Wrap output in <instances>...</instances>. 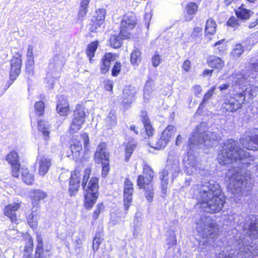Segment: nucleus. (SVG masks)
<instances>
[{
  "label": "nucleus",
  "mask_w": 258,
  "mask_h": 258,
  "mask_svg": "<svg viewBox=\"0 0 258 258\" xmlns=\"http://www.w3.org/2000/svg\"><path fill=\"white\" fill-rule=\"evenodd\" d=\"M22 179L28 184H31L33 181V176L27 172V170L22 172Z\"/></svg>",
  "instance_id": "obj_45"
},
{
  "label": "nucleus",
  "mask_w": 258,
  "mask_h": 258,
  "mask_svg": "<svg viewBox=\"0 0 258 258\" xmlns=\"http://www.w3.org/2000/svg\"><path fill=\"white\" fill-rule=\"evenodd\" d=\"M218 160L223 165L239 161L243 164H250L253 158L249 152L241 148L237 141L231 139L224 143Z\"/></svg>",
  "instance_id": "obj_3"
},
{
  "label": "nucleus",
  "mask_w": 258,
  "mask_h": 258,
  "mask_svg": "<svg viewBox=\"0 0 258 258\" xmlns=\"http://www.w3.org/2000/svg\"><path fill=\"white\" fill-rule=\"evenodd\" d=\"M34 60H28L27 61L26 64V71L29 75H32L33 74L34 70Z\"/></svg>",
  "instance_id": "obj_51"
},
{
  "label": "nucleus",
  "mask_w": 258,
  "mask_h": 258,
  "mask_svg": "<svg viewBox=\"0 0 258 258\" xmlns=\"http://www.w3.org/2000/svg\"><path fill=\"white\" fill-rule=\"evenodd\" d=\"M161 56L158 54L154 55L152 59V63L154 67H157L161 62Z\"/></svg>",
  "instance_id": "obj_56"
},
{
  "label": "nucleus",
  "mask_w": 258,
  "mask_h": 258,
  "mask_svg": "<svg viewBox=\"0 0 258 258\" xmlns=\"http://www.w3.org/2000/svg\"><path fill=\"white\" fill-rule=\"evenodd\" d=\"M142 121L144 124V127L145 128L147 135L149 137L152 136L154 134V130L153 129L152 125L150 124V121L146 115H143Z\"/></svg>",
  "instance_id": "obj_40"
},
{
  "label": "nucleus",
  "mask_w": 258,
  "mask_h": 258,
  "mask_svg": "<svg viewBox=\"0 0 258 258\" xmlns=\"http://www.w3.org/2000/svg\"><path fill=\"white\" fill-rule=\"evenodd\" d=\"M176 131V128L173 125H168L162 132L154 148L157 149L164 148L175 135Z\"/></svg>",
  "instance_id": "obj_10"
},
{
  "label": "nucleus",
  "mask_w": 258,
  "mask_h": 258,
  "mask_svg": "<svg viewBox=\"0 0 258 258\" xmlns=\"http://www.w3.org/2000/svg\"><path fill=\"white\" fill-rule=\"evenodd\" d=\"M137 24V19L135 14L127 13L124 15L120 22V33L122 38H128L130 31L134 29Z\"/></svg>",
  "instance_id": "obj_8"
},
{
  "label": "nucleus",
  "mask_w": 258,
  "mask_h": 258,
  "mask_svg": "<svg viewBox=\"0 0 258 258\" xmlns=\"http://www.w3.org/2000/svg\"><path fill=\"white\" fill-rule=\"evenodd\" d=\"M31 198L33 204L37 202L44 199L47 197V194L40 190L36 189L33 190L31 193Z\"/></svg>",
  "instance_id": "obj_29"
},
{
  "label": "nucleus",
  "mask_w": 258,
  "mask_h": 258,
  "mask_svg": "<svg viewBox=\"0 0 258 258\" xmlns=\"http://www.w3.org/2000/svg\"><path fill=\"white\" fill-rule=\"evenodd\" d=\"M203 29L201 27H195L191 33V37L195 38L201 35Z\"/></svg>",
  "instance_id": "obj_58"
},
{
  "label": "nucleus",
  "mask_w": 258,
  "mask_h": 258,
  "mask_svg": "<svg viewBox=\"0 0 258 258\" xmlns=\"http://www.w3.org/2000/svg\"><path fill=\"white\" fill-rule=\"evenodd\" d=\"M94 158L97 163H107L109 155L106 151V145L104 143H101L99 145L97 148Z\"/></svg>",
  "instance_id": "obj_17"
},
{
  "label": "nucleus",
  "mask_w": 258,
  "mask_h": 258,
  "mask_svg": "<svg viewBox=\"0 0 258 258\" xmlns=\"http://www.w3.org/2000/svg\"><path fill=\"white\" fill-rule=\"evenodd\" d=\"M137 93V89L132 86H126L123 91V102L125 104H131L134 99Z\"/></svg>",
  "instance_id": "obj_21"
},
{
  "label": "nucleus",
  "mask_w": 258,
  "mask_h": 258,
  "mask_svg": "<svg viewBox=\"0 0 258 258\" xmlns=\"http://www.w3.org/2000/svg\"><path fill=\"white\" fill-rule=\"evenodd\" d=\"M237 97L242 98V97L241 95H239L236 97L226 98L222 104L223 109L227 111L234 112L241 108L242 100H239L237 99Z\"/></svg>",
  "instance_id": "obj_13"
},
{
  "label": "nucleus",
  "mask_w": 258,
  "mask_h": 258,
  "mask_svg": "<svg viewBox=\"0 0 258 258\" xmlns=\"http://www.w3.org/2000/svg\"><path fill=\"white\" fill-rule=\"evenodd\" d=\"M91 169H86L84 173L82 186L85 190V206L91 209L95 203L98 196V179L92 177L89 180Z\"/></svg>",
  "instance_id": "obj_6"
},
{
  "label": "nucleus",
  "mask_w": 258,
  "mask_h": 258,
  "mask_svg": "<svg viewBox=\"0 0 258 258\" xmlns=\"http://www.w3.org/2000/svg\"><path fill=\"white\" fill-rule=\"evenodd\" d=\"M168 242L171 245H175L176 244V238L174 234L170 236L168 238Z\"/></svg>",
  "instance_id": "obj_64"
},
{
  "label": "nucleus",
  "mask_w": 258,
  "mask_h": 258,
  "mask_svg": "<svg viewBox=\"0 0 258 258\" xmlns=\"http://www.w3.org/2000/svg\"><path fill=\"white\" fill-rule=\"evenodd\" d=\"M104 210V206L102 203H100L98 204L96 206V210L93 212L92 217L95 220H96L99 216V214L101 212L103 211Z\"/></svg>",
  "instance_id": "obj_52"
},
{
  "label": "nucleus",
  "mask_w": 258,
  "mask_h": 258,
  "mask_svg": "<svg viewBox=\"0 0 258 258\" xmlns=\"http://www.w3.org/2000/svg\"><path fill=\"white\" fill-rule=\"evenodd\" d=\"M134 188L133 183L128 179L126 178L124 181L123 192L124 206L125 210H127L132 202V195Z\"/></svg>",
  "instance_id": "obj_14"
},
{
  "label": "nucleus",
  "mask_w": 258,
  "mask_h": 258,
  "mask_svg": "<svg viewBox=\"0 0 258 258\" xmlns=\"http://www.w3.org/2000/svg\"><path fill=\"white\" fill-rule=\"evenodd\" d=\"M168 175L163 176V171L160 173V178L161 180V188L163 192H165L168 184Z\"/></svg>",
  "instance_id": "obj_48"
},
{
  "label": "nucleus",
  "mask_w": 258,
  "mask_h": 258,
  "mask_svg": "<svg viewBox=\"0 0 258 258\" xmlns=\"http://www.w3.org/2000/svg\"><path fill=\"white\" fill-rule=\"evenodd\" d=\"M12 175L14 177H18L20 169V163L11 165Z\"/></svg>",
  "instance_id": "obj_55"
},
{
  "label": "nucleus",
  "mask_w": 258,
  "mask_h": 258,
  "mask_svg": "<svg viewBox=\"0 0 258 258\" xmlns=\"http://www.w3.org/2000/svg\"><path fill=\"white\" fill-rule=\"evenodd\" d=\"M227 24L229 26L234 27L239 25V22L238 20L234 17H232L229 18L227 21Z\"/></svg>",
  "instance_id": "obj_57"
},
{
  "label": "nucleus",
  "mask_w": 258,
  "mask_h": 258,
  "mask_svg": "<svg viewBox=\"0 0 258 258\" xmlns=\"http://www.w3.org/2000/svg\"><path fill=\"white\" fill-rule=\"evenodd\" d=\"M205 125L200 124L195 130L192 137L189 139L191 144H201L205 143L207 146H212L214 141H218L220 134L216 131H206Z\"/></svg>",
  "instance_id": "obj_7"
},
{
  "label": "nucleus",
  "mask_w": 258,
  "mask_h": 258,
  "mask_svg": "<svg viewBox=\"0 0 258 258\" xmlns=\"http://www.w3.org/2000/svg\"><path fill=\"white\" fill-rule=\"evenodd\" d=\"M121 70V63L119 61H116L112 70V75L117 76Z\"/></svg>",
  "instance_id": "obj_53"
},
{
  "label": "nucleus",
  "mask_w": 258,
  "mask_h": 258,
  "mask_svg": "<svg viewBox=\"0 0 258 258\" xmlns=\"http://www.w3.org/2000/svg\"><path fill=\"white\" fill-rule=\"evenodd\" d=\"M104 88L107 91H111L113 88V82L110 80H106L104 82Z\"/></svg>",
  "instance_id": "obj_61"
},
{
  "label": "nucleus",
  "mask_w": 258,
  "mask_h": 258,
  "mask_svg": "<svg viewBox=\"0 0 258 258\" xmlns=\"http://www.w3.org/2000/svg\"><path fill=\"white\" fill-rule=\"evenodd\" d=\"M235 79L234 81L235 84L239 85H245L248 82H252L250 75L248 72L243 75L242 73H235L232 75Z\"/></svg>",
  "instance_id": "obj_26"
},
{
  "label": "nucleus",
  "mask_w": 258,
  "mask_h": 258,
  "mask_svg": "<svg viewBox=\"0 0 258 258\" xmlns=\"http://www.w3.org/2000/svg\"><path fill=\"white\" fill-rule=\"evenodd\" d=\"M208 65L212 68L221 69L224 66V62L219 57L211 56L208 59Z\"/></svg>",
  "instance_id": "obj_30"
},
{
  "label": "nucleus",
  "mask_w": 258,
  "mask_h": 258,
  "mask_svg": "<svg viewBox=\"0 0 258 258\" xmlns=\"http://www.w3.org/2000/svg\"><path fill=\"white\" fill-rule=\"evenodd\" d=\"M57 112L62 116H67L69 111V104L66 100H58L56 106Z\"/></svg>",
  "instance_id": "obj_28"
},
{
  "label": "nucleus",
  "mask_w": 258,
  "mask_h": 258,
  "mask_svg": "<svg viewBox=\"0 0 258 258\" xmlns=\"http://www.w3.org/2000/svg\"><path fill=\"white\" fill-rule=\"evenodd\" d=\"M239 170L238 168H233L229 169L226 175V178L229 180L228 188L232 190L234 197L247 195L253 185L251 180L246 179Z\"/></svg>",
  "instance_id": "obj_4"
},
{
  "label": "nucleus",
  "mask_w": 258,
  "mask_h": 258,
  "mask_svg": "<svg viewBox=\"0 0 258 258\" xmlns=\"http://www.w3.org/2000/svg\"><path fill=\"white\" fill-rule=\"evenodd\" d=\"M198 5L194 2L188 3L184 11V18L186 21H190L198 10Z\"/></svg>",
  "instance_id": "obj_22"
},
{
  "label": "nucleus",
  "mask_w": 258,
  "mask_h": 258,
  "mask_svg": "<svg viewBox=\"0 0 258 258\" xmlns=\"http://www.w3.org/2000/svg\"><path fill=\"white\" fill-rule=\"evenodd\" d=\"M86 114L84 108L78 105L74 112V118L70 124L69 132L74 134L78 132L85 122Z\"/></svg>",
  "instance_id": "obj_9"
},
{
  "label": "nucleus",
  "mask_w": 258,
  "mask_h": 258,
  "mask_svg": "<svg viewBox=\"0 0 258 258\" xmlns=\"http://www.w3.org/2000/svg\"><path fill=\"white\" fill-rule=\"evenodd\" d=\"M97 46L98 44L97 42H93L87 47L86 53L88 56L89 57L90 63H92V57L94 56L95 52L97 48Z\"/></svg>",
  "instance_id": "obj_37"
},
{
  "label": "nucleus",
  "mask_w": 258,
  "mask_h": 258,
  "mask_svg": "<svg viewBox=\"0 0 258 258\" xmlns=\"http://www.w3.org/2000/svg\"><path fill=\"white\" fill-rule=\"evenodd\" d=\"M106 122L109 127H112L116 124V117L114 111L112 110L109 113L108 116L106 119Z\"/></svg>",
  "instance_id": "obj_42"
},
{
  "label": "nucleus",
  "mask_w": 258,
  "mask_h": 258,
  "mask_svg": "<svg viewBox=\"0 0 258 258\" xmlns=\"http://www.w3.org/2000/svg\"><path fill=\"white\" fill-rule=\"evenodd\" d=\"M154 176L153 170L147 164L143 166V175H140L137 179V185H143L145 183H152V181Z\"/></svg>",
  "instance_id": "obj_15"
},
{
  "label": "nucleus",
  "mask_w": 258,
  "mask_h": 258,
  "mask_svg": "<svg viewBox=\"0 0 258 258\" xmlns=\"http://www.w3.org/2000/svg\"><path fill=\"white\" fill-rule=\"evenodd\" d=\"M117 56L115 54L111 53H106L101 59V73L103 74L107 73L109 70L111 62L115 60Z\"/></svg>",
  "instance_id": "obj_20"
},
{
  "label": "nucleus",
  "mask_w": 258,
  "mask_h": 258,
  "mask_svg": "<svg viewBox=\"0 0 258 258\" xmlns=\"http://www.w3.org/2000/svg\"><path fill=\"white\" fill-rule=\"evenodd\" d=\"M153 84V81L151 80L147 81L145 84L143 98L144 101L146 102H149L155 95Z\"/></svg>",
  "instance_id": "obj_23"
},
{
  "label": "nucleus",
  "mask_w": 258,
  "mask_h": 258,
  "mask_svg": "<svg viewBox=\"0 0 258 258\" xmlns=\"http://www.w3.org/2000/svg\"><path fill=\"white\" fill-rule=\"evenodd\" d=\"M224 42V39L221 40L217 42L214 44V46L216 47L218 45H221V46H219L217 48L220 51H223L226 49V45L225 44L223 43Z\"/></svg>",
  "instance_id": "obj_59"
},
{
  "label": "nucleus",
  "mask_w": 258,
  "mask_h": 258,
  "mask_svg": "<svg viewBox=\"0 0 258 258\" xmlns=\"http://www.w3.org/2000/svg\"><path fill=\"white\" fill-rule=\"evenodd\" d=\"M141 61V52L138 49H135L131 54V61L132 64L138 66Z\"/></svg>",
  "instance_id": "obj_36"
},
{
  "label": "nucleus",
  "mask_w": 258,
  "mask_h": 258,
  "mask_svg": "<svg viewBox=\"0 0 258 258\" xmlns=\"http://www.w3.org/2000/svg\"><path fill=\"white\" fill-rule=\"evenodd\" d=\"M70 149L74 157H79L80 152L82 150L81 142L80 141H73V144L70 146Z\"/></svg>",
  "instance_id": "obj_32"
},
{
  "label": "nucleus",
  "mask_w": 258,
  "mask_h": 258,
  "mask_svg": "<svg viewBox=\"0 0 258 258\" xmlns=\"http://www.w3.org/2000/svg\"><path fill=\"white\" fill-rule=\"evenodd\" d=\"M20 205L21 202L13 203L9 204L4 208L5 215L8 217L13 223H17L18 219L16 212L20 208Z\"/></svg>",
  "instance_id": "obj_16"
},
{
  "label": "nucleus",
  "mask_w": 258,
  "mask_h": 258,
  "mask_svg": "<svg viewBox=\"0 0 258 258\" xmlns=\"http://www.w3.org/2000/svg\"><path fill=\"white\" fill-rule=\"evenodd\" d=\"M90 0H81L80 8L78 13L79 18H83L87 13L88 5Z\"/></svg>",
  "instance_id": "obj_38"
},
{
  "label": "nucleus",
  "mask_w": 258,
  "mask_h": 258,
  "mask_svg": "<svg viewBox=\"0 0 258 258\" xmlns=\"http://www.w3.org/2000/svg\"><path fill=\"white\" fill-rule=\"evenodd\" d=\"M179 172V161L178 157H173L171 155H169L167 165L163 171V176L171 174L173 178H175Z\"/></svg>",
  "instance_id": "obj_11"
},
{
  "label": "nucleus",
  "mask_w": 258,
  "mask_h": 258,
  "mask_svg": "<svg viewBox=\"0 0 258 258\" xmlns=\"http://www.w3.org/2000/svg\"><path fill=\"white\" fill-rule=\"evenodd\" d=\"M243 47L241 44H237L235 45L233 50L232 52V54L235 57H238L241 55L243 52Z\"/></svg>",
  "instance_id": "obj_49"
},
{
  "label": "nucleus",
  "mask_w": 258,
  "mask_h": 258,
  "mask_svg": "<svg viewBox=\"0 0 258 258\" xmlns=\"http://www.w3.org/2000/svg\"><path fill=\"white\" fill-rule=\"evenodd\" d=\"M216 24L213 19H209L207 20L205 29L206 35H213L216 32Z\"/></svg>",
  "instance_id": "obj_34"
},
{
  "label": "nucleus",
  "mask_w": 258,
  "mask_h": 258,
  "mask_svg": "<svg viewBox=\"0 0 258 258\" xmlns=\"http://www.w3.org/2000/svg\"><path fill=\"white\" fill-rule=\"evenodd\" d=\"M38 129L42 132L44 137L46 139L49 134L50 125L45 120H40L38 122Z\"/></svg>",
  "instance_id": "obj_33"
},
{
  "label": "nucleus",
  "mask_w": 258,
  "mask_h": 258,
  "mask_svg": "<svg viewBox=\"0 0 258 258\" xmlns=\"http://www.w3.org/2000/svg\"><path fill=\"white\" fill-rule=\"evenodd\" d=\"M240 142L243 147L247 150H256L258 149V134L254 137H242Z\"/></svg>",
  "instance_id": "obj_18"
},
{
  "label": "nucleus",
  "mask_w": 258,
  "mask_h": 258,
  "mask_svg": "<svg viewBox=\"0 0 258 258\" xmlns=\"http://www.w3.org/2000/svg\"><path fill=\"white\" fill-rule=\"evenodd\" d=\"M122 39L119 35H113L110 38L111 46L115 48L120 47L122 43Z\"/></svg>",
  "instance_id": "obj_39"
},
{
  "label": "nucleus",
  "mask_w": 258,
  "mask_h": 258,
  "mask_svg": "<svg viewBox=\"0 0 258 258\" xmlns=\"http://www.w3.org/2000/svg\"><path fill=\"white\" fill-rule=\"evenodd\" d=\"M39 219L37 214H34L32 213L29 216V218L28 220V223L30 226L32 228H35L37 225V222Z\"/></svg>",
  "instance_id": "obj_46"
},
{
  "label": "nucleus",
  "mask_w": 258,
  "mask_h": 258,
  "mask_svg": "<svg viewBox=\"0 0 258 258\" xmlns=\"http://www.w3.org/2000/svg\"><path fill=\"white\" fill-rule=\"evenodd\" d=\"M249 68L250 69V72H248L250 75L251 78L253 79L255 76L254 73L258 72V62L251 63L249 66Z\"/></svg>",
  "instance_id": "obj_50"
},
{
  "label": "nucleus",
  "mask_w": 258,
  "mask_h": 258,
  "mask_svg": "<svg viewBox=\"0 0 258 258\" xmlns=\"http://www.w3.org/2000/svg\"><path fill=\"white\" fill-rule=\"evenodd\" d=\"M101 241L102 239L100 237L95 236L93 239L92 243V248L94 252L98 250L99 247V245L101 243Z\"/></svg>",
  "instance_id": "obj_54"
},
{
  "label": "nucleus",
  "mask_w": 258,
  "mask_h": 258,
  "mask_svg": "<svg viewBox=\"0 0 258 258\" xmlns=\"http://www.w3.org/2000/svg\"><path fill=\"white\" fill-rule=\"evenodd\" d=\"M182 69L186 72H188L190 69V62L188 60H186L183 62Z\"/></svg>",
  "instance_id": "obj_62"
},
{
  "label": "nucleus",
  "mask_w": 258,
  "mask_h": 258,
  "mask_svg": "<svg viewBox=\"0 0 258 258\" xmlns=\"http://www.w3.org/2000/svg\"><path fill=\"white\" fill-rule=\"evenodd\" d=\"M21 54L17 52L11 61V69L10 73V78L12 81L11 84L15 80L19 75L22 66Z\"/></svg>",
  "instance_id": "obj_12"
},
{
  "label": "nucleus",
  "mask_w": 258,
  "mask_h": 258,
  "mask_svg": "<svg viewBox=\"0 0 258 258\" xmlns=\"http://www.w3.org/2000/svg\"><path fill=\"white\" fill-rule=\"evenodd\" d=\"M6 160L11 165L19 163V157L18 153L14 151H11L6 157Z\"/></svg>",
  "instance_id": "obj_35"
},
{
  "label": "nucleus",
  "mask_w": 258,
  "mask_h": 258,
  "mask_svg": "<svg viewBox=\"0 0 258 258\" xmlns=\"http://www.w3.org/2000/svg\"><path fill=\"white\" fill-rule=\"evenodd\" d=\"M136 145L129 143L127 144L125 151V161H128L129 160L131 155L132 154L134 149L136 148Z\"/></svg>",
  "instance_id": "obj_44"
},
{
  "label": "nucleus",
  "mask_w": 258,
  "mask_h": 258,
  "mask_svg": "<svg viewBox=\"0 0 258 258\" xmlns=\"http://www.w3.org/2000/svg\"><path fill=\"white\" fill-rule=\"evenodd\" d=\"M35 111L39 115H42L44 110V104L42 101H39L35 103L34 105Z\"/></svg>",
  "instance_id": "obj_47"
},
{
  "label": "nucleus",
  "mask_w": 258,
  "mask_h": 258,
  "mask_svg": "<svg viewBox=\"0 0 258 258\" xmlns=\"http://www.w3.org/2000/svg\"><path fill=\"white\" fill-rule=\"evenodd\" d=\"M194 93L196 96H199L201 93L202 89V87L199 85H195L192 88Z\"/></svg>",
  "instance_id": "obj_60"
},
{
  "label": "nucleus",
  "mask_w": 258,
  "mask_h": 258,
  "mask_svg": "<svg viewBox=\"0 0 258 258\" xmlns=\"http://www.w3.org/2000/svg\"><path fill=\"white\" fill-rule=\"evenodd\" d=\"M81 173L79 171H75L72 174L70 181V190L73 192L78 190L80 186Z\"/></svg>",
  "instance_id": "obj_24"
},
{
  "label": "nucleus",
  "mask_w": 258,
  "mask_h": 258,
  "mask_svg": "<svg viewBox=\"0 0 258 258\" xmlns=\"http://www.w3.org/2000/svg\"><path fill=\"white\" fill-rule=\"evenodd\" d=\"M246 234L245 237L237 234L232 247L225 248L217 255L216 258H252L258 255V245L250 244L248 239L258 238V223H250Z\"/></svg>",
  "instance_id": "obj_2"
},
{
  "label": "nucleus",
  "mask_w": 258,
  "mask_h": 258,
  "mask_svg": "<svg viewBox=\"0 0 258 258\" xmlns=\"http://www.w3.org/2000/svg\"><path fill=\"white\" fill-rule=\"evenodd\" d=\"M253 12L244 8V5H242L235 10V14L237 17L242 20H247L253 15Z\"/></svg>",
  "instance_id": "obj_25"
},
{
  "label": "nucleus",
  "mask_w": 258,
  "mask_h": 258,
  "mask_svg": "<svg viewBox=\"0 0 258 258\" xmlns=\"http://www.w3.org/2000/svg\"><path fill=\"white\" fill-rule=\"evenodd\" d=\"M37 163L38 165V174L44 176L51 165V160L44 156H39L37 158Z\"/></svg>",
  "instance_id": "obj_19"
},
{
  "label": "nucleus",
  "mask_w": 258,
  "mask_h": 258,
  "mask_svg": "<svg viewBox=\"0 0 258 258\" xmlns=\"http://www.w3.org/2000/svg\"><path fill=\"white\" fill-rule=\"evenodd\" d=\"M152 15L151 11L150 10L146 12L145 14V20L148 24V27L149 26V23L151 19Z\"/></svg>",
  "instance_id": "obj_63"
},
{
  "label": "nucleus",
  "mask_w": 258,
  "mask_h": 258,
  "mask_svg": "<svg viewBox=\"0 0 258 258\" xmlns=\"http://www.w3.org/2000/svg\"><path fill=\"white\" fill-rule=\"evenodd\" d=\"M196 230L203 239L199 242L202 248H206L208 244L211 245L214 242L219 233V229L213 222L211 218L203 215L197 222Z\"/></svg>",
  "instance_id": "obj_5"
},
{
  "label": "nucleus",
  "mask_w": 258,
  "mask_h": 258,
  "mask_svg": "<svg viewBox=\"0 0 258 258\" xmlns=\"http://www.w3.org/2000/svg\"><path fill=\"white\" fill-rule=\"evenodd\" d=\"M143 185H138L140 188H143L145 190V195L148 201H152L154 197V189L152 183H145Z\"/></svg>",
  "instance_id": "obj_27"
},
{
  "label": "nucleus",
  "mask_w": 258,
  "mask_h": 258,
  "mask_svg": "<svg viewBox=\"0 0 258 258\" xmlns=\"http://www.w3.org/2000/svg\"><path fill=\"white\" fill-rule=\"evenodd\" d=\"M105 10L104 9H99L96 11V16L95 20L98 21V26L103 24L105 18Z\"/></svg>",
  "instance_id": "obj_43"
},
{
  "label": "nucleus",
  "mask_w": 258,
  "mask_h": 258,
  "mask_svg": "<svg viewBox=\"0 0 258 258\" xmlns=\"http://www.w3.org/2000/svg\"><path fill=\"white\" fill-rule=\"evenodd\" d=\"M194 195L198 205L206 212L217 213L221 211L225 203L219 184L214 180L202 182L194 187Z\"/></svg>",
  "instance_id": "obj_1"
},
{
  "label": "nucleus",
  "mask_w": 258,
  "mask_h": 258,
  "mask_svg": "<svg viewBox=\"0 0 258 258\" xmlns=\"http://www.w3.org/2000/svg\"><path fill=\"white\" fill-rule=\"evenodd\" d=\"M37 245L36 249V255H38L39 257L41 254L45 253L43 250L42 246V238L41 235L37 234Z\"/></svg>",
  "instance_id": "obj_41"
},
{
  "label": "nucleus",
  "mask_w": 258,
  "mask_h": 258,
  "mask_svg": "<svg viewBox=\"0 0 258 258\" xmlns=\"http://www.w3.org/2000/svg\"><path fill=\"white\" fill-rule=\"evenodd\" d=\"M216 89V86H213L211 89L208 90V91L205 94L203 100L199 105V109H202L205 107L206 105L209 102V100L213 96Z\"/></svg>",
  "instance_id": "obj_31"
}]
</instances>
